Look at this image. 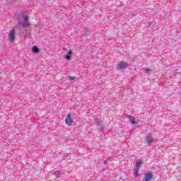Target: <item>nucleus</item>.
<instances>
[{"label":"nucleus","instance_id":"1","mask_svg":"<svg viewBox=\"0 0 181 181\" xmlns=\"http://www.w3.org/2000/svg\"><path fill=\"white\" fill-rule=\"evenodd\" d=\"M15 33H16L15 30L13 29L10 30L8 33V38L9 43H12L13 40H15Z\"/></svg>","mask_w":181,"mask_h":181},{"label":"nucleus","instance_id":"2","mask_svg":"<svg viewBox=\"0 0 181 181\" xmlns=\"http://www.w3.org/2000/svg\"><path fill=\"white\" fill-rule=\"evenodd\" d=\"M73 117L71 115H68L67 117L65 119V124L66 125H68L69 127H71L73 125Z\"/></svg>","mask_w":181,"mask_h":181},{"label":"nucleus","instance_id":"3","mask_svg":"<svg viewBox=\"0 0 181 181\" xmlns=\"http://www.w3.org/2000/svg\"><path fill=\"white\" fill-rule=\"evenodd\" d=\"M153 178V175L151 173H146L143 177L144 181H151Z\"/></svg>","mask_w":181,"mask_h":181},{"label":"nucleus","instance_id":"4","mask_svg":"<svg viewBox=\"0 0 181 181\" xmlns=\"http://www.w3.org/2000/svg\"><path fill=\"white\" fill-rule=\"evenodd\" d=\"M128 67V64H125L124 62L118 63L116 66L117 70H122L124 69H127Z\"/></svg>","mask_w":181,"mask_h":181},{"label":"nucleus","instance_id":"5","mask_svg":"<svg viewBox=\"0 0 181 181\" xmlns=\"http://www.w3.org/2000/svg\"><path fill=\"white\" fill-rule=\"evenodd\" d=\"M21 23L23 28H28V26H29V20L28 18L25 17L23 21H21Z\"/></svg>","mask_w":181,"mask_h":181},{"label":"nucleus","instance_id":"6","mask_svg":"<svg viewBox=\"0 0 181 181\" xmlns=\"http://www.w3.org/2000/svg\"><path fill=\"white\" fill-rule=\"evenodd\" d=\"M153 142V140L152 139V136H148L145 139V144H152Z\"/></svg>","mask_w":181,"mask_h":181},{"label":"nucleus","instance_id":"7","mask_svg":"<svg viewBox=\"0 0 181 181\" xmlns=\"http://www.w3.org/2000/svg\"><path fill=\"white\" fill-rule=\"evenodd\" d=\"M128 119L129 120V122H131L132 124H136V122H135V118L132 116H128Z\"/></svg>","mask_w":181,"mask_h":181},{"label":"nucleus","instance_id":"8","mask_svg":"<svg viewBox=\"0 0 181 181\" xmlns=\"http://www.w3.org/2000/svg\"><path fill=\"white\" fill-rule=\"evenodd\" d=\"M32 52L37 54L39 53V48H37L36 46H34L32 47Z\"/></svg>","mask_w":181,"mask_h":181},{"label":"nucleus","instance_id":"9","mask_svg":"<svg viewBox=\"0 0 181 181\" xmlns=\"http://www.w3.org/2000/svg\"><path fill=\"white\" fill-rule=\"evenodd\" d=\"M54 176H56L57 179H60V176H62V173L60 171H55L54 173Z\"/></svg>","mask_w":181,"mask_h":181},{"label":"nucleus","instance_id":"10","mask_svg":"<svg viewBox=\"0 0 181 181\" xmlns=\"http://www.w3.org/2000/svg\"><path fill=\"white\" fill-rule=\"evenodd\" d=\"M142 165V163L141 162V160H138L136 162V167L139 168V165Z\"/></svg>","mask_w":181,"mask_h":181},{"label":"nucleus","instance_id":"11","mask_svg":"<svg viewBox=\"0 0 181 181\" xmlns=\"http://www.w3.org/2000/svg\"><path fill=\"white\" fill-rule=\"evenodd\" d=\"M139 172V167L135 166L134 168V173Z\"/></svg>","mask_w":181,"mask_h":181},{"label":"nucleus","instance_id":"12","mask_svg":"<svg viewBox=\"0 0 181 181\" xmlns=\"http://www.w3.org/2000/svg\"><path fill=\"white\" fill-rule=\"evenodd\" d=\"M65 59H66V60H70V59H71V57H70V55H66V56L65 57Z\"/></svg>","mask_w":181,"mask_h":181},{"label":"nucleus","instance_id":"13","mask_svg":"<svg viewBox=\"0 0 181 181\" xmlns=\"http://www.w3.org/2000/svg\"><path fill=\"white\" fill-rule=\"evenodd\" d=\"M69 79L71 80V81H73V80H75L76 78H75L74 76H69Z\"/></svg>","mask_w":181,"mask_h":181},{"label":"nucleus","instance_id":"14","mask_svg":"<svg viewBox=\"0 0 181 181\" xmlns=\"http://www.w3.org/2000/svg\"><path fill=\"white\" fill-rule=\"evenodd\" d=\"M134 177H138V176H139V174H138V173H134Z\"/></svg>","mask_w":181,"mask_h":181},{"label":"nucleus","instance_id":"15","mask_svg":"<svg viewBox=\"0 0 181 181\" xmlns=\"http://www.w3.org/2000/svg\"><path fill=\"white\" fill-rule=\"evenodd\" d=\"M66 53L68 54H71V53H73V52L71 51V49H69V51L66 52Z\"/></svg>","mask_w":181,"mask_h":181},{"label":"nucleus","instance_id":"16","mask_svg":"<svg viewBox=\"0 0 181 181\" xmlns=\"http://www.w3.org/2000/svg\"><path fill=\"white\" fill-rule=\"evenodd\" d=\"M149 71H151V69L148 68L146 69V73H149Z\"/></svg>","mask_w":181,"mask_h":181}]
</instances>
